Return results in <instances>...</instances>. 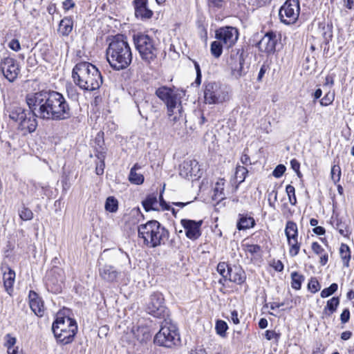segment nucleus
Listing matches in <instances>:
<instances>
[{
  "instance_id": "obj_42",
  "label": "nucleus",
  "mask_w": 354,
  "mask_h": 354,
  "mask_svg": "<svg viewBox=\"0 0 354 354\" xmlns=\"http://www.w3.org/2000/svg\"><path fill=\"white\" fill-rule=\"evenodd\" d=\"M337 288H338L337 284L335 283H333L328 288H324L321 292L320 295L322 298L328 297L330 296L331 295H333L335 292H336Z\"/></svg>"
},
{
  "instance_id": "obj_12",
  "label": "nucleus",
  "mask_w": 354,
  "mask_h": 354,
  "mask_svg": "<svg viewBox=\"0 0 354 354\" xmlns=\"http://www.w3.org/2000/svg\"><path fill=\"white\" fill-rule=\"evenodd\" d=\"M217 271L225 280L237 284H242L246 279L245 273L241 268L236 267L233 270L225 262H220L218 264Z\"/></svg>"
},
{
  "instance_id": "obj_60",
  "label": "nucleus",
  "mask_w": 354,
  "mask_h": 354,
  "mask_svg": "<svg viewBox=\"0 0 354 354\" xmlns=\"http://www.w3.org/2000/svg\"><path fill=\"white\" fill-rule=\"evenodd\" d=\"M276 335L277 333L274 330H266L265 333V337L268 340L272 339Z\"/></svg>"
},
{
  "instance_id": "obj_24",
  "label": "nucleus",
  "mask_w": 354,
  "mask_h": 354,
  "mask_svg": "<svg viewBox=\"0 0 354 354\" xmlns=\"http://www.w3.org/2000/svg\"><path fill=\"white\" fill-rule=\"evenodd\" d=\"M148 0H133L135 15L141 19H150L153 12L147 7Z\"/></svg>"
},
{
  "instance_id": "obj_37",
  "label": "nucleus",
  "mask_w": 354,
  "mask_h": 354,
  "mask_svg": "<svg viewBox=\"0 0 354 354\" xmlns=\"http://www.w3.org/2000/svg\"><path fill=\"white\" fill-rule=\"evenodd\" d=\"M223 44L219 40L214 41L211 44L210 51L214 57L218 58L223 53Z\"/></svg>"
},
{
  "instance_id": "obj_48",
  "label": "nucleus",
  "mask_w": 354,
  "mask_h": 354,
  "mask_svg": "<svg viewBox=\"0 0 354 354\" xmlns=\"http://www.w3.org/2000/svg\"><path fill=\"white\" fill-rule=\"evenodd\" d=\"M311 248L318 255L322 254L325 252L324 249L317 242H313Z\"/></svg>"
},
{
  "instance_id": "obj_23",
  "label": "nucleus",
  "mask_w": 354,
  "mask_h": 354,
  "mask_svg": "<svg viewBox=\"0 0 354 354\" xmlns=\"http://www.w3.org/2000/svg\"><path fill=\"white\" fill-rule=\"evenodd\" d=\"M184 111L181 102L167 107V115L169 120L176 124L177 123L180 124L185 121V115L183 113Z\"/></svg>"
},
{
  "instance_id": "obj_25",
  "label": "nucleus",
  "mask_w": 354,
  "mask_h": 354,
  "mask_svg": "<svg viewBox=\"0 0 354 354\" xmlns=\"http://www.w3.org/2000/svg\"><path fill=\"white\" fill-rule=\"evenodd\" d=\"M99 274L103 280L113 282L118 277L120 272L113 266L105 265L99 269Z\"/></svg>"
},
{
  "instance_id": "obj_3",
  "label": "nucleus",
  "mask_w": 354,
  "mask_h": 354,
  "mask_svg": "<svg viewBox=\"0 0 354 354\" xmlns=\"http://www.w3.org/2000/svg\"><path fill=\"white\" fill-rule=\"evenodd\" d=\"M74 83L81 89L93 91L98 89L102 84V77L93 64L87 62L77 63L72 71Z\"/></svg>"
},
{
  "instance_id": "obj_26",
  "label": "nucleus",
  "mask_w": 354,
  "mask_h": 354,
  "mask_svg": "<svg viewBox=\"0 0 354 354\" xmlns=\"http://www.w3.org/2000/svg\"><path fill=\"white\" fill-rule=\"evenodd\" d=\"M6 270L8 271H4L3 273V285L8 294L12 295L13 284L15 279V272L10 268H6Z\"/></svg>"
},
{
  "instance_id": "obj_19",
  "label": "nucleus",
  "mask_w": 354,
  "mask_h": 354,
  "mask_svg": "<svg viewBox=\"0 0 354 354\" xmlns=\"http://www.w3.org/2000/svg\"><path fill=\"white\" fill-rule=\"evenodd\" d=\"M180 223L183 227L186 236L191 240H196L201 235V227L202 221H196L190 219H181Z\"/></svg>"
},
{
  "instance_id": "obj_30",
  "label": "nucleus",
  "mask_w": 354,
  "mask_h": 354,
  "mask_svg": "<svg viewBox=\"0 0 354 354\" xmlns=\"http://www.w3.org/2000/svg\"><path fill=\"white\" fill-rule=\"evenodd\" d=\"M141 167L138 164H135L131 169L129 175V181L135 185H141L144 182V176L142 174L138 173L137 170L140 169Z\"/></svg>"
},
{
  "instance_id": "obj_5",
  "label": "nucleus",
  "mask_w": 354,
  "mask_h": 354,
  "mask_svg": "<svg viewBox=\"0 0 354 354\" xmlns=\"http://www.w3.org/2000/svg\"><path fill=\"white\" fill-rule=\"evenodd\" d=\"M29 109L30 111H27L17 105H12L8 111L9 118L19 123L18 129L24 134L34 132L37 127V117L30 109Z\"/></svg>"
},
{
  "instance_id": "obj_46",
  "label": "nucleus",
  "mask_w": 354,
  "mask_h": 354,
  "mask_svg": "<svg viewBox=\"0 0 354 354\" xmlns=\"http://www.w3.org/2000/svg\"><path fill=\"white\" fill-rule=\"evenodd\" d=\"M286 167L283 165H279L276 167L272 172V175L275 178H280L285 172Z\"/></svg>"
},
{
  "instance_id": "obj_15",
  "label": "nucleus",
  "mask_w": 354,
  "mask_h": 354,
  "mask_svg": "<svg viewBox=\"0 0 354 354\" xmlns=\"http://www.w3.org/2000/svg\"><path fill=\"white\" fill-rule=\"evenodd\" d=\"M156 94L166 104L167 108L181 102L182 93L177 89L162 86L156 90Z\"/></svg>"
},
{
  "instance_id": "obj_55",
  "label": "nucleus",
  "mask_w": 354,
  "mask_h": 354,
  "mask_svg": "<svg viewBox=\"0 0 354 354\" xmlns=\"http://www.w3.org/2000/svg\"><path fill=\"white\" fill-rule=\"evenodd\" d=\"M241 161L243 165H251L250 158L249 156L245 153H243L241 156Z\"/></svg>"
},
{
  "instance_id": "obj_1",
  "label": "nucleus",
  "mask_w": 354,
  "mask_h": 354,
  "mask_svg": "<svg viewBox=\"0 0 354 354\" xmlns=\"http://www.w3.org/2000/svg\"><path fill=\"white\" fill-rule=\"evenodd\" d=\"M26 103L37 118L64 120L71 116V109L65 97L57 91H39L27 95Z\"/></svg>"
},
{
  "instance_id": "obj_13",
  "label": "nucleus",
  "mask_w": 354,
  "mask_h": 354,
  "mask_svg": "<svg viewBox=\"0 0 354 354\" xmlns=\"http://www.w3.org/2000/svg\"><path fill=\"white\" fill-rule=\"evenodd\" d=\"M227 97L226 93L220 85L215 82H208L205 85L204 99L206 104H214L224 102Z\"/></svg>"
},
{
  "instance_id": "obj_20",
  "label": "nucleus",
  "mask_w": 354,
  "mask_h": 354,
  "mask_svg": "<svg viewBox=\"0 0 354 354\" xmlns=\"http://www.w3.org/2000/svg\"><path fill=\"white\" fill-rule=\"evenodd\" d=\"M277 41L278 38L276 33L268 32L261 38L257 46L260 51L271 55L275 52Z\"/></svg>"
},
{
  "instance_id": "obj_32",
  "label": "nucleus",
  "mask_w": 354,
  "mask_h": 354,
  "mask_svg": "<svg viewBox=\"0 0 354 354\" xmlns=\"http://www.w3.org/2000/svg\"><path fill=\"white\" fill-rule=\"evenodd\" d=\"M340 257L342 259L343 264L345 267L349 266V261L351 259V251L346 244L342 243L339 248Z\"/></svg>"
},
{
  "instance_id": "obj_31",
  "label": "nucleus",
  "mask_w": 354,
  "mask_h": 354,
  "mask_svg": "<svg viewBox=\"0 0 354 354\" xmlns=\"http://www.w3.org/2000/svg\"><path fill=\"white\" fill-rule=\"evenodd\" d=\"M339 304V297H333L327 301V304L324 309V313L327 316H330L334 313Z\"/></svg>"
},
{
  "instance_id": "obj_17",
  "label": "nucleus",
  "mask_w": 354,
  "mask_h": 354,
  "mask_svg": "<svg viewBox=\"0 0 354 354\" xmlns=\"http://www.w3.org/2000/svg\"><path fill=\"white\" fill-rule=\"evenodd\" d=\"M0 69L4 77L10 82H13L19 73L17 62L10 57H5L1 61Z\"/></svg>"
},
{
  "instance_id": "obj_56",
  "label": "nucleus",
  "mask_w": 354,
  "mask_h": 354,
  "mask_svg": "<svg viewBox=\"0 0 354 354\" xmlns=\"http://www.w3.org/2000/svg\"><path fill=\"white\" fill-rule=\"evenodd\" d=\"M268 0H250V3L254 6H261L264 5Z\"/></svg>"
},
{
  "instance_id": "obj_16",
  "label": "nucleus",
  "mask_w": 354,
  "mask_h": 354,
  "mask_svg": "<svg viewBox=\"0 0 354 354\" xmlns=\"http://www.w3.org/2000/svg\"><path fill=\"white\" fill-rule=\"evenodd\" d=\"M238 37V30L234 27H223L216 31V38L221 41L226 48L232 47L237 41Z\"/></svg>"
},
{
  "instance_id": "obj_40",
  "label": "nucleus",
  "mask_w": 354,
  "mask_h": 354,
  "mask_svg": "<svg viewBox=\"0 0 354 354\" xmlns=\"http://www.w3.org/2000/svg\"><path fill=\"white\" fill-rule=\"evenodd\" d=\"M19 217L23 221H30L33 218L32 212L30 209H28L26 207H23L21 208V209L19 210Z\"/></svg>"
},
{
  "instance_id": "obj_9",
  "label": "nucleus",
  "mask_w": 354,
  "mask_h": 354,
  "mask_svg": "<svg viewBox=\"0 0 354 354\" xmlns=\"http://www.w3.org/2000/svg\"><path fill=\"white\" fill-rule=\"evenodd\" d=\"M146 311L154 317L165 319L169 312L164 304V297L160 292H153L146 304Z\"/></svg>"
},
{
  "instance_id": "obj_18",
  "label": "nucleus",
  "mask_w": 354,
  "mask_h": 354,
  "mask_svg": "<svg viewBox=\"0 0 354 354\" xmlns=\"http://www.w3.org/2000/svg\"><path fill=\"white\" fill-rule=\"evenodd\" d=\"M142 205L147 212L150 210H158L160 206L164 210H171L172 214L176 216V211L174 208L171 207L162 198V196H160V202L158 201L156 194H150L142 202Z\"/></svg>"
},
{
  "instance_id": "obj_28",
  "label": "nucleus",
  "mask_w": 354,
  "mask_h": 354,
  "mask_svg": "<svg viewBox=\"0 0 354 354\" xmlns=\"http://www.w3.org/2000/svg\"><path fill=\"white\" fill-rule=\"evenodd\" d=\"M73 26V21L70 17H65L61 20L58 32L63 35L67 36L72 31Z\"/></svg>"
},
{
  "instance_id": "obj_54",
  "label": "nucleus",
  "mask_w": 354,
  "mask_h": 354,
  "mask_svg": "<svg viewBox=\"0 0 354 354\" xmlns=\"http://www.w3.org/2000/svg\"><path fill=\"white\" fill-rule=\"evenodd\" d=\"M344 6L349 10H354V0H343Z\"/></svg>"
},
{
  "instance_id": "obj_33",
  "label": "nucleus",
  "mask_w": 354,
  "mask_h": 354,
  "mask_svg": "<svg viewBox=\"0 0 354 354\" xmlns=\"http://www.w3.org/2000/svg\"><path fill=\"white\" fill-rule=\"evenodd\" d=\"M254 225V220L253 218L242 216L237 223V228L240 230H245L253 227Z\"/></svg>"
},
{
  "instance_id": "obj_41",
  "label": "nucleus",
  "mask_w": 354,
  "mask_h": 354,
  "mask_svg": "<svg viewBox=\"0 0 354 354\" xmlns=\"http://www.w3.org/2000/svg\"><path fill=\"white\" fill-rule=\"evenodd\" d=\"M286 191L288 196L289 202L291 205H295L297 203L295 187L292 185H288L286 186Z\"/></svg>"
},
{
  "instance_id": "obj_8",
  "label": "nucleus",
  "mask_w": 354,
  "mask_h": 354,
  "mask_svg": "<svg viewBox=\"0 0 354 354\" xmlns=\"http://www.w3.org/2000/svg\"><path fill=\"white\" fill-rule=\"evenodd\" d=\"M133 41L136 48L143 61L147 64H151L156 59L158 48L153 37L140 33L133 36Z\"/></svg>"
},
{
  "instance_id": "obj_59",
  "label": "nucleus",
  "mask_w": 354,
  "mask_h": 354,
  "mask_svg": "<svg viewBox=\"0 0 354 354\" xmlns=\"http://www.w3.org/2000/svg\"><path fill=\"white\" fill-rule=\"evenodd\" d=\"M230 318L234 324H238L239 323V319L238 318V313L236 310H233L231 312Z\"/></svg>"
},
{
  "instance_id": "obj_7",
  "label": "nucleus",
  "mask_w": 354,
  "mask_h": 354,
  "mask_svg": "<svg viewBox=\"0 0 354 354\" xmlns=\"http://www.w3.org/2000/svg\"><path fill=\"white\" fill-rule=\"evenodd\" d=\"M180 341L176 326L167 318L164 319L160 330L154 337V343L158 346L171 348L180 344Z\"/></svg>"
},
{
  "instance_id": "obj_58",
  "label": "nucleus",
  "mask_w": 354,
  "mask_h": 354,
  "mask_svg": "<svg viewBox=\"0 0 354 354\" xmlns=\"http://www.w3.org/2000/svg\"><path fill=\"white\" fill-rule=\"evenodd\" d=\"M328 256L325 252L324 253H322V254H320L319 263H321V265H322V266L326 265L328 262Z\"/></svg>"
},
{
  "instance_id": "obj_64",
  "label": "nucleus",
  "mask_w": 354,
  "mask_h": 354,
  "mask_svg": "<svg viewBox=\"0 0 354 354\" xmlns=\"http://www.w3.org/2000/svg\"><path fill=\"white\" fill-rule=\"evenodd\" d=\"M189 354H207L205 350L203 348H197L190 351Z\"/></svg>"
},
{
  "instance_id": "obj_27",
  "label": "nucleus",
  "mask_w": 354,
  "mask_h": 354,
  "mask_svg": "<svg viewBox=\"0 0 354 354\" xmlns=\"http://www.w3.org/2000/svg\"><path fill=\"white\" fill-rule=\"evenodd\" d=\"M349 223L350 221L348 218L344 216H337L335 221V228L338 230L341 235L345 237L348 236L350 234Z\"/></svg>"
},
{
  "instance_id": "obj_14",
  "label": "nucleus",
  "mask_w": 354,
  "mask_h": 354,
  "mask_svg": "<svg viewBox=\"0 0 354 354\" xmlns=\"http://www.w3.org/2000/svg\"><path fill=\"white\" fill-rule=\"evenodd\" d=\"M285 234L290 247L289 254L291 257H295L299 252L300 243L298 242L297 225L295 222L288 221L286 223Z\"/></svg>"
},
{
  "instance_id": "obj_4",
  "label": "nucleus",
  "mask_w": 354,
  "mask_h": 354,
  "mask_svg": "<svg viewBox=\"0 0 354 354\" xmlns=\"http://www.w3.org/2000/svg\"><path fill=\"white\" fill-rule=\"evenodd\" d=\"M138 236L149 248H156L162 244L169 238L168 230L156 220L149 221L138 226Z\"/></svg>"
},
{
  "instance_id": "obj_35",
  "label": "nucleus",
  "mask_w": 354,
  "mask_h": 354,
  "mask_svg": "<svg viewBox=\"0 0 354 354\" xmlns=\"http://www.w3.org/2000/svg\"><path fill=\"white\" fill-rule=\"evenodd\" d=\"M291 286L295 290H299L301 286L302 282L304 281V277L297 272L291 273Z\"/></svg>"
},
{
  "instance_id": "obj_34",
  "label": "nucleus",
  "mask_w": 354,
  "mask_h": 354,
  "mask_svg": "<svg viewBox=\"0 0 354 354\" xmlns=\"http://www.w3.org/2000/svg\"><path fill=\"white\" fill-rule=\"evenodd\" d=\"M105 209L109 212H116L118 209V201L113 196H109L105 202Z\"/></svg>"
},
{
  "instance_id": "obj_50",
  "label": "nucleus",
  "mask_w": 354,
  "mask_h": 354,
  "mask_svg": "<svg viewBox=\"0 0 354 354\" xmlns=\"http://www.w3.org/2000/svg\"><path fill=\"white\" fill-rule=\"evenodd\" d=\"M8 46L12 50H15L16 52L19 51L21 49L19 41L15 39H12L10 41Z\"/></svg>"
},
{
  "instance_id": "obj_39",
  "label": "nucleus",
  "mask_w": 354,
  "mask_h": 354,
  "mask_svg": "<svg viewBox=\"0 0 354 354\" xmlns=\"http://www.w3.org/2000/svg\"><path fill=\"white\" fill-rule=\"evenodd\" d=\"M223 190H224V180L220 179L215 185L214 187V195L216 197H220V199L223 198Z\"/></svg>"
},
{
  "instance_id": "obj_29",
  "label": "nucleus",
  "mask_w": 354,
  "mask_h": 354,
  "mask_svg": "<svg viewBox=\"0 0 354 354\" xmlns=\"http://www.w3.org/2000/svg\"><path fill=\"white\" fill-rule=\"evenodd\" d=\"M133 335L137 340L140 343H145L151 339L149 330L147 327H138L136 330H133Z\"/></svg>"
},
{
  "instance_id": "obj_52",
  "label": "nucleus",
  "mask_w": 354,
  "mask_h": 354,
  "mask_svg": "<svg viewBox=\"0 0 354 354\" xmlns=\"http://www.w3.org/2000/svg\"><path fill=\"white\" fill-rule=\"evenodd\" d=\"M333 96L332 95L330 97L328 96V94L326 95L322 100H320V104L322 106H328L333 101Z\"/></svg>"
},
{
  "instance_id": "obj_51",
  "label": "nucleus",
  "mask_w": 354,
  "mask_h": 354,
  "mask_svg": "<svg viewBox=\"0 0 354 354\" xmlns=\"http://www.w3.org/2000/svg\"><path fill=\"white\" fill-rule=\"evenodd\" d=\"M290 165H291V167L292 169L296 171L297 176L299 177L301 176V173L299 171V167H300V164L299 162L296 160V159H292L291 161H290Z\"/></svg>"
},
{
  "instance_id": "obj_2",
  "label": "nucleus",
  "mask_w": 354,
  "mask_h": 354,
  "mask_svg": "<svg viewBox=\"0 0 354 354\" xmlns=\"http://www.w3.org/2000/svg\"><path fill=\"white\" fill-rule=\"evenodd\" d=\"M106 55L110 66L117 71L127 68L132 61L130 46L123 35H117L112 38Z\"/></svg>"
},
{
  "instance_id": "obj_36",
  "label": "nucleus",
  "mask_w": 354,
  "mask_h": 354,
  "mask_svg": "<svg viewBox=\"0 0 354 354\" xmlns=\"http://www.w3.org/2000/svg\"><path fill=\"white\" fill-rule=\"evenodd\" d=\"M248 172V169L243 166L238 165L236 167L235 178L238 182V185L245 180Z\"/></svg>"
},
{
  "instance_id": "obj_43",
  "label": "nucleus",
  "mask_w": 354,
  "mask_h": 354,
  "mask_svg": "<svg viewBox=\"0 0 354 354\" xmlns=\"http://www.w3.org/2000/svg\"><path fill=\"white\" fill-rule=\"evenodd\" d=\"M331 178L336 183L339 181L341 177V169L339 165H333L330 171Z\"/></svg>"
},
{
  "instance_id": "obj_11",
  "label": "nucleus",
  "mask_w": 354,
  "mask_h": 354,
  "mask_svg": "<svg viewBox=\"0 0 354 354\" xmlns=\"http://www.w3.org/2000/svg\"><path fill=\"white\" fill-rule=\"evenodd\" d=\"M300 12L299 0H287L281 7L279 15L281 22L292 24L296 22Z\"/></svg>"
},
{
  "instance_id": "obj_21",
  "label": "nucleus",
  "mask_w": 354,
  "mask_h": 354,
  "mask_svg": "<svg viewBox=\"0 0 354 354\" xmlns=\"http://www.w3.org/2000/svg\"><path fill=\"white\" fill-rule=\"evenodd\" d=\"M179 174L185 178H189L193 176L199 177V165L196 160H186L179 168Z\"/></svg>"
},
{
  "instance_id": "obj_47",
  "label": "nucleus",
  "mask_w": 354,
  "mask_h": 354,
  "mask_svg": "<svg viewBox=\"0 0 354 354\" xmlns=\"http://www.w3.org/2000/svg\"><path fill=\"white\" fill-rule=\"evenodd\" d=\"M210 7L221 8L225 3L224 0H207Z\"/></svg>"
},
{
  "instance_id": "obj_38",
  "label": "nucleus",
  "mask_w": 354,
  "mask_h": 354,
  "mask_svg": "<svg viewBox=\"0 0 354 354\" xmlns=\"http://www.w3.org/2000/svg\"><path fill=\"white\" fill-rule=\"evenodd\" d=\"M5 339L6 340L5 345L8 348V353L13 354L15 351L14 348H15L14 346L17 342L16 338L12 337L10 334H7Z\"/></svg>"
},
{
  "instance_id": "obj_49",
  "label": "nucleus",
  "mask_w": 354,
  "mask_h": 354,
  "mask_svg": "<svg viewBox=\"0 0 354 354\" xmlns=\"http://www.w3.org/2000/svg\"><path fill=\"white\" fill-rule=\"evenodd\" d=\"M350 319V311L348 308L343 310L340 315V319L342 323L346 324L349 321Z\"/></svg>"
},
{
  "instance_id": "obj_57",
  "label": "nucleus",
  "mask_w": 354,
  "mask_h": 354,
  "mask_svg": "<svg viewBox=\"0 0 354 354\" xmlns=\"http://www.w3.org/2000/svg\"><path fill=\"white\" fill-rule=\"evenodd\" d=\"M313 231L315 234L318 235H323L326 232L325 229L322 226H316L313 228Z\"/></svg>"
},
{
  "instance_id": "obj_22",
  "label": "nucleus",
  "mask_w": 354,
  "mask_h": 354,
  "mask_svg": "<svg viewBox=\"0 0 354 354\" xmlns=\"http://www.w3.org/2000/svg\"><path fill=\"white\" fill-rule=\"evenodd\" d=\"M29 306L32 312L38 317H43L45 311L44 301L37 292L30 290L28 294Z\"/></svg>"
},
{
  "instance_id": "obj_45",
  "label": "nucleus",
  "mask_w": 354,
  "mask_h": 354,
  "mask_svg": "<svg viewBox=\"0 0 354 354\" xmlns=\"http://www.w3.org/2000/svg\"><path fill=\"white\" fill-rule=\"evenodd\" d=\"M308 288L313 293H315L319 290L320 285L315 278H312L308 284Z\"/></svg>"
},
{
  "instance_id": "obj_61",
  "label": "nucleus",
  "mask_w": 354,
  "mask_h": 354,
  "mask_svg": "<svg viewBox=\"0 0 354 354\" xmlns=\"http://www.w3.org/2000/svg\"><path fill=\"white\" fill-rule=\"evenodd\" d=\"M325 84L333 86L334 84V76L328 75L326 77Z\"/></svg>"
},
{
  "instance_id": "obj_53",
  "label": "nucleus",
  "mask_w": 354,
  "mask_h": 354,
  "mask_svg": "<svg viewBox=\"0 0 354 354\" xmlns=\"http://www.w3.org/2000/svg\"><path fill=\"white\" fill-rule=\"evenodd\" d=\"M75 6L74 2L73 0H65L63 2V8L66 10H68L70 8H73Z\"/></svg>"
},
{
  "instance_id": "obj_62",
  "label": "nucleus",
  "mask_w": 354,
  "mask_h": 354,
  "mask_svg": "<svg viewBox=\"0 0 354 354\" xmlns=\"http://www.w3.org/2000/svg\"><path fill=\"white\" fill-rule=\"evenodd\" d=\"M260 250V247L257 245H251L248 248V251L251 253H255Z\"/></svg>"
},
{
  "instance_id": "obj_6",
  "label": "nucleus",
  "mask_w": 354,
  "mask_h": 354,
  "mask_svg": "<svg viewBox=\"0 0 354 354\" xmlns=\"http://www.w3.org/2000/svg\"><path fill=\"white\" fill-rule=\"evenodd\" d=\"M52 330L58 342L67 344L73 340L77 331L76 322L68 317H57L53 324Z\"/></svg>"
},
{
  "instance_id": "obj_44",
  "label": "nucleus",
  "mask_w": 354,
  "mask_h": 354,
  "mask_svg": "<svg viewBox=\"0 0 354 354\" xmlns=\"http://www.w3.org/2000/svg\"><path fill=\"white\" fill-rule=\"evenodd\" d=\"M227 329V325L225 322L223 320H218L216 323V333L223 336L225 335L226 330Z\"/></svg>"
},
{
  "instance_id": "obj_63",
  "label": "nucleus",
  "mask_w": 354,
  "mask_h": 354,
  "mask_svg": "<svg viewBox=\"0 0 354 354\" xmlns=\"http://www.w3.org/2000/svg\"><path fill=\"white\" fill-rule=\"evenodd\" d=\"M104 163L102 161L100 165H97L96 167V174L97 175H102L104 172Z\"/></svg>"
},
{
  "instance_id": "obj_10",
  "label": "nucleus",
  "mask_w": 354,
  "mask_h": 354,
  "mask_svg": "<svg viewBox=\"0 0 354 354\" xmlns=\"http://www.w3.org/2000/svg\"><path fill=\"white\" fill-rule=\"evenodd\" d=\"M226 63L231 75L236 79H239L245 74L246 72L243 68L245 58L242 50H232L226 59Z\"/></svg>"
}]
</instances>
